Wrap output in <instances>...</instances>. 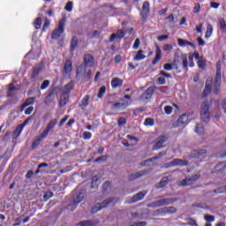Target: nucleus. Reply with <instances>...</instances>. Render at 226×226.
Segmentation results:
<instances>
[{"label": "nucleus", "mask_w": 226, "mask_h": 226, "mask_svg": "<svg viewBox=\"0 0 226 226\" xmlns=\"http://www.w3.org/2000/svg\"><path fill=\"white\" fill-rule=\"evenodd\" d=\"M117 38H124V32L123 30H117Z\"/></svg>", "instance_id": "052dcab7"}, {"label": "nucleus", "mask_w": 226, "mask_h": 226, "mask_svg": "<svg viewBox=\"0 0 226 226\" xmlns=\"http://www.w3.org/2000/svg\"><path fill=\"white\" fill-rule=\"evenodd\" d=\"M183 225L199 226V224L197 223V221L192 218L185 219V222L183 223Z\"/></svg>", "instance_id": "c756f323"}, {"label": "nucleus", "mask_w": 226, "mask_h": 226, "mask_svg": "<svg viewBox=\"0 0 226 226\" xmlns=\"http://www.w3.org/2000/svg\"><path fill=\"white\" fill-rule=\"evenodd\" d=\"M38 75H40V70L34 69L32 72V79H36Z\"/></svg>", "instance_id": "4d7b16f0"}, {"label": "nucleus", "mask_w": 226, "mask_h": 226, "mask_svg": "<svg viewBox=\"0 0 226 226\" xmlns=\"http://www.w3.org/2000/svg\"><path fill=\"white\" fill-rule=\"evenodd\" d=\"M215 193H226V185L219 187L215 190Z\"/></svg>", "instance_id": "3c124183"}, {"label": "nucleus", "mask_w": 226, "mask_h": 226, "mask_svg": "<svg viewBox=\"0 0 226 226\" xmlns=\"http://www.w3.org/2000/svg\"><path fill=\"white\" fill-rule=\"evenodd\" d=\"M84 200V193L79 192L77 197L74 199V206L77 207L80 202Z\"/></svg>", "instance_id": "a878e982"}, {"label": "nucleus", "mask_w": 226, "mask_h": 226, "mask_svg": "<svg viewBox=\"0 0 226 226\" xmlns=\"http://www.w3.org/2000/svg\"><path fill=\"white\" fill-rule=\"evenodd\" d=\"M146 59V55L144 54V50L139 49L136 53V55L133 57V61H144Z\"/></svg>", "instance_id": "aec40b11"}, {"label": "nucleus", "mask_w": 226, "mask_h": 226, "mask_svg": "<svg viewBox=\"0 0 226 226\" xmlns=\"http://www.w3.org/2000/svg\"><path fill=\"white\" fill-rule=\"evenodd\" d=\"M153 96V88L147 89L140 96V100L142 102H147V100H151Z\"/></svg>", "instance_id": "2eb2a0df"}, {"label": "nucleus", "mask_w": 226, "mask_h": 226, "mask_svg": "<svg viewBox=\"0 0 226 226\" xmlns=\"http://www.w3.org/2000/svg\"><path fill=\"white\" fill-rule=\"evenodd\" d=\"M188 115L183 114L179 117V118L177 121V126H185V124H188L189 123Z\"/></svg>", "instance_id": "f8f14e48"}, {"label": "nucleus", "mask_w": 226, "mask_h": 226, "mask_svg": "<svg viewBox=\"0 0 226 226\" xmlns=\"http://www.w3.org/2000/svg\"><path fill=\"white\" fill-rule=\"evenodd\" d=\"M144 124H145V126H154V120L151 117H148V118L145 119Z\"/></svg>", "instance_id": "4c0bfd02"}, {"label": "nucleus", "mask_w": 226, "mask_h": 226, "mask_svg": "<svg viewBox=\"0 0 226 226\" xmlns=\"http://www.w3.org/2000/svg\"><path fill=\"white\" fill-rule=\"evenodd\" d=\"M56 124H57V119H53V120L49 121V124L46 127V130L48 132H50V130H52L54 128V126H56Z\"/></svg>", "instance_id": "2f4dec72"}, {"label": "nucleus", "mask_w": 226, "mask_h": 226, "mask_svg": "<svg viewBox=\"0 0 226 226\" xmlns=\"http://www.w3.org/2000/svg\"><path fill=\"white\" fill-rule=\"evenodd\" d=\"M73 70V66L72 64L71 60H67L64 66V73H70Z\"/></svg>", "instance_id": "5701e85b"}, {"label": "nucleus", "mask_w": 226, "mask_h": 226, "mask_svg": "<svg viewBox=\"0 0 226 226\" xmlns=\"http://www.w3.org/2000/svg\"><path fill=\"white\" fill-rule=\"evenodd\" d=\"M49 86H50V81L48 79L44 80L41 86V91H44V89H47V87H49Z\"/></svg>", "instance_id": "c03bdc74"}, {"label": "nucleus", "mask_w": 226, "mask_h": 226, "mask_svg": "<svg viewBox=\"0 0 226 226\" xmlns=\"http://www.w3.org/2000/svg\"><path fill=\"white\" fill-rule=\"evenodd\" d=\"M130 102L128 101L120 100L119 102L113 103V110H121L123 109L128 108Z\"/></svg>", "instance_id": "1a4fd4ad"}, {"label": "nucleus", "mask_w": 226, "mask_h": 226, "mask_svg": "<svg viewBox=\"0 0 226 226\" xmlns=\"http://www.w3.org/2000/svg\"><path fill=\"white\" fill-rule=\"evenodd\" d=\"M84 63L87 66H93L94 59L91 54H87L84 56Z\"/></svg>", "instance_id": "a211bd4d"}, {"label": "nucleus", "mask_w": 226, "mask_h": 226, "mask_svg": "<svg viewBox=\"0 0 226 226\" xmlns=\"http://www.w3.org/2000/svg\"><path fill=\"white\" fill-rule=\"evenodd\" d=\"M193 153L194 154H196L195 155L196 158H200V156H204V154H206V153L207 152L206 151V149H200V150H194Z\"/></svg>", "instance_id": "473e14b6"}, {"label": "nucleus", "mask_w": 226, "mask_h": 226, "mask_svg": "<svg viewBox=\"0 0 226 226\" xmlns=\"http://www.w3.org/2000/svg\"><path fill=\"white\" fill-rule=\"evenodd\" d=\"M219 26H220L221 31L225 33V31H226V22H225V19H219Z\"/></svg>", "instance_id": "c9c22d12"}, {"label": "nucleus", "mask_w": 226, "mask_h": 226, "mask_svg": "<svg viewBox=\"0 0 226 226\" xmlns=\"http://www.w3.org/2000/svg\"><path fill=\"white\" fill-rule=\"evenodd\" d=\"M51 197H54V193L52 192H48L44 194L43 199L47 201L49 199H51Z\"/></svg>", "instance_id": "09e8293b"}, {"label": "nucleus", "mask_w": 226, "mask_h": 226, "mask_svg": "<svg viewBox=\"0 0 226 226\" xmlns=\"http://www.w3.org/2000/svg\"><path fill=\"white\" fill-rule=\"evenodd\" d=\"M180 61L182 62L183 69L188 70V56H186V54H183L180 56Z\"/></svg>", "instance_id": "4be33fe9"}, {"label": "nucleus", "mask_w": 226, "mask_h": 226, "mask_svg": "<svg viewBox=\"0 0 226 226\" xmlns=\"http://www.w3.org/2000/svg\"><path fill=\"white\" fill-rule=\"evenodd\" d=\"M172 45L171 44H166L163 46V50L165 52H170V50H172Z\"/></svg>", "instance_id": "864d4df0"}, {"label": "nucleus", "mask_w": 226, "mask_h": 226, "mask_svg": "<svg viewBox=\"0 0 226 226\" xmlns=\"http://www.w3.org/2000/svg\"><path fill=\"white\" fill-rule=\"evenodd\" d=\"M160 59H162V49H160V46H156L155 57L153 60L152 64H156Z\"/></svg>", "instance_id": "6ab92c4d"}, {"label": "nucleus", "mask_w": 226, "mask_h": 226, "mask_svg": "<svg viewBox=\"0 0 226 226\" xmlns=\"http://www.w3.org/2000/svg\"><path fill=\"white\" fill-rule=\"evenodd\" d=\"M163 68L167 71V72H170L172 70V64H165L163 65Z\"/></svg>", "instance_id": "69168bd1"}, {"label": "nucleus", "mask_w": 226, "mask_h": 226, "mask_svg": "<svg viewBox=\"0 0 226 226\" xmlns=\"http://www.w3.org/2000/svg\"><path fill=\"white\" fill-rule=\"evenodd\" d=\"M188 165V161L182 159H174L169 162V167H186Z\"/></svg>", "instance_id": "6e6552de"}, {"label": "nucleus", "mask_w": 226, "mask_h": 226, "mask_svg": "<svg viewBox=\"0 0 226 226\" xmlns=\"http://www.w3.org/2000/svg\"><path fill=\"white\" fill-rule=\"evenodd\" d=\"M199 177H200L199 175H193L192 177H188L185 178L184 180H182L180 182V185L182 186H190V185H193L195 183V181H197V179H199Z\"/></svg>", "instance_id": "0eeeda50"}, {"label": "nucleus", "mask_w": 226, "mask_h": 226, "mask_svg": "<svg viewBox=\"0 0 226 226\" xmlns=\"http://www.w3.org/2000/svg\"><path fill=\"white\" fill-rule=\"evenodd\" d=\"M107 91V87L105 86H102L100 89H99V93H98V98H103V95L105 94Z\"/></svg>", "instance_id": "58836bf2"}, {"label": "nucleus", "mask_w": 226, "mask_h": 226, "mask_svg": "<svg viewBox=\"0 0 226 226\" xmlns=\"http://www.w3.org/2000/svg\"><path fill=\"white\" fill-rule=\"evenodd\" d=\"M165 114L170 115L172 114V106H166L164 108Z\"/></svg>", "instance_id": "5fc2aeb1"}, {"label": "nucleus", "mask_w": 226, "mask_h": 226, "mask_svg": "<svg viewBox=\"0 0 226 226\" xmlns=\"http://www.w3.org/2000/svg\"><path fill=\"white\" fill-rule=\"evenodd\" d=\"M172 200L170 199H162L148 205V207H162V206H168V204H170Z\"/></svg>", "instance_id": "423d86ee"}, {"label": "nucleus", "mask_w": 226, "mask_h": 226, "mask_svg": "<svg viewBox=\"0 0 226 226\" xmlns=\"http://www.w3.org/2000/svg\"><path fill=\"white\" fill-rule=\"evenodd\" d=\"M197 41L200 47H204V45H206V41L202 39V37H198Z\"/></svg>", "instance_id": "13d9d810"}, {"label": "nucleus", "mask_w": 226, "mask_h": 226, "mask_svg": "<svg viewBox=\"0 0 226 226\" xmlns=\"http://www.w3.org/2000/svg\"><path fill=\"white\" fill-rule=\"evenodd\" d=\"M147 193V192H146V191L138 192L132 198V200L129 201V204H132L133 202H139V200H142V199H144V197H146Z\"/></svg>", "instance_id": "ddd939ff"}, {"label": "nucleus", "mask_w": 226, "mask_h": 226, "mask_svg": "<svg viewBox=\"0 0 226 226\" xmlns=\"http://www.w3.org/2000/svg\"><path fill=\"white\" fill-rule=\"evenodd\" d=\"M204 218L206 222H215V216L213 215H205Z\"/></svg>", "instance_id": "bf43d9fd"}, {"label": "nucleus", "mask_w": 226, "mask_h": 226, "mask_svg": "<svg viewBox=\"0 0 226 226\" xmlns=\"http://www.w3.org/2000/svg\"><path fill=\"white\" fill-rule=\"evenodd\" d=\"M165 142H167V137L160 136L155 139V143L153 147V151H158V149H162L165 147Z\"/></svg>", "instance_id": "39448f33"}, {"label": "nucleus", "mask_w": 226, "mask_h": 226, "mask_svg": "<svg viewBox=\"0 0 226 226\" xmlns=\"http://www.w3.org/2000/svg\"><path fill=\"white\" fill-rule=\"evenodd\" d=\"M121 86H123V79H119V78H114L111 80V87L116 88V87H121Z\"/></svg>", "instance_id": "412c9836"}, {"label": "nucleus", "mask_w": 226, "mask_h": 226, "mask_svg": "<svg viewBox=\"0 0 226 226\" xmlns=\"http://www.w3.org/2000/svg\"><path fill=\"white\" fill-rule=\"evenodd\" d=\"M68 103V94H62L60 97V107H64Z\"/></svg>", "instance_id": "cd10ccee"}, {"label": "nucleus", "mask_w": 226, "mask_h": 226, "mask_svg": "<svg viewBox=\"0 0 226 226\" xmlns=\"http://www.w3.org/2000/svg\"><path fill=\"white\" fill-rule=\"evenodd\" d=\"M124 124H126V118L120 117L118 119V126H124Z\"/></svg>", "instance_id": "603ef678"}, {"label": "nucleus", "mask_w": 226, "mask_h": 226, "mask_svg": "<svg viewBox=\"0 0 226 226\" xmlns=\"http://www.w3.org/2000/svg\"><path fill=\"white\" fill-rule=\"evenodd\" d=\"M213 34V25L207 24V32L205 34V38H211V35Z\"/></svg>", "instance_id": "c85d7f7f"}, {"label": "nucleus", "mask_w": 226, "mask_h": 226, "mask_svg": "<svg viewBox=\"0 0 226 226\" xmlns=\"http://www.w3.org/2000/svg\"><path fill=\"white\" fill-rule=\"evenodd\" d=\"M31 119H33L32 117H29L28 118H26L24 123H22L20 125L24 128L25 126H27V124L31 122Z\"/></svg>", "instance_id": "e2e57ef3"}, {"label": "nucleus", "mask_w": 226, "mask_h": 226, "mask_svg": "<svg viewBox=\"0 0 226 226\" xmlns=\"http://www.w3.org/2000/svg\"><path fill=\"white\" fill-rule=\"evenodd\" d=\"M158 41H163V40H169V35H161L157 38Z\"/></svg>", "instance_id": "774afa93"}, {"label": "nucleus", "mask_w": 226, "mask_h": 226, "mask_svg": "<svg viewBox=\"0 0 226 226\" xmlns=\"http://www.w3.org/2000/svg\"><path fill=\"white\" fill-rule=\"evenodd\" d=\"M50 26V20H49V18H45V22L42 27V31L45 32L47 30V27Z\"/></svg>", "instance_id": "de8ad7c7"}, {"label": "nucleus", "mask_w": 226, "mask_h": 226, "mask_svg": "<svg viewBox=\"0 0 226 226\" xmlns=\"http://www.w3.org/2000/svg\"><path fill=\"white\" fill-rule=\"evenodd\" d=\"M139 47H140V39L137 38L134 41V44L132 46V49L134 50H137V49H139Z\"/></svg>", "instance_id": "8fccbe9b"}, {"label": "nucleus", "mask_w": 226, "mask_h": 226, "mask_svg": "<svg viewBox=\"0 0 226 226\" xmlns=\"http://www.w3.org/2000/svg\"><path fill=\"white\" fill-rule=\"evenodd\" d=\"M22 130H24V127L22 125H19L15 132H14V135H17V137H19L21 133H22Z\"/></svg>", "instance_id": "a18cd8bd"}, {"label": "nucleus", "mask_w": 226, "mask_h": 226, "mask_svg": "<svg viewBox=\"0 0 226 226\" xmlns=\"http://www.w3.org/2000/svg\"><path fill=\"white\" fill-rule=\"evenodd\" d=\"M34 104V97L27 98L25 102L20 107V112H24L26 107H29V105Z\"/></svg>", "instance_id": "f3484780"}, {"label": "nucleus", "mask_w": 226, "mask_h": 226, "mask_svg": "<svg viewBox=\"0 0 226 226\" xmlns=\"http://www.w3.org/2000/svg\"><path fill=\"white\" fill-rule=\"evenodd\" d=\"M66 11H72L73 10V2H68L64 7Z\"/></svg>", "instance_id": "49530a36"}, {"label": "nucleus", "mask_w": 226, "mask_h": 226, "mask_svg": "<svg viewBox=\"0 0 226 226\" xmlns=\"http://www.w3.org/2000/svg\"><path fill=\"white\" fill-rule=\"evenodd\" d=\"M98 177L94 176L92 177V186H96V185H98Z\"/></svg>", "instance_id": "680f3d73"}, {"label": "nucleus", "mask_w": 226, "mask_h": 226, "mask_svg": "<svg viewBox=\"0 0 226 226\" xmlns=\"http://www.w3.org/2000/svg\"><path fill=\"white\" fill-rule=\"evenodd\" d=\"M89 105V95H85L79 103V107H80L83 110Z\"/></svg>", "instance_id": "b1692460"}, {"label": "nucleus", "mask_w": 226, "mask_h": 226, "mask_svg": "<svg viewBox=\"0 0 226 226\" xmlns=\"http://www.w3.org/2000/svg\"><path fill=\"white\" fill-rule=\"evenodd\" d=\"M193 58L195 59V52L192 55L189 56V66L193 68L195 66V63H193Z\"/></svg>", "instance_id": "79ce46f5"}, {"label": "nucleus", "mask_w": 226, "mask_h": 226, "mask_svg": "<svg viewBox=\"0 0 226 226\" xmlns=\"http://www.w3.org/2000/svg\"><path fill=\"white\" fill-rule=\"evenodd\" d=\"M49 131L45 129L43 132L33 143V149H34V147H36L40 144V142L43 140V139H47V137L49 136Z\"/></svg>", "instance_id": "9b49d317"}, {"label": "nucleus", "mask_w": 226, "mask_h": 226, "mask_svg": "<svg viewBox=\"0 0 226 226\" xmlns=\"http://www.w3.org/2000/svg\"><path fill=\"white\" fill-rule=\"evenodd\" d=\"M161 76L158 77L157 81L158 84L163 85L165 84V77H167L168 79H170V74L165 72L164 71H162L160 73Z\"/></svg>", "instance_id": "dca6fc26"}, {"label": "nucleus", "mask_w": 226, "mask_h": 226, "mask_svg": "<svg viewBox=\"0 0 226 226\" xmlns=\"http://www.w3.org/2000/svg\"><path fill=\"white\" fill-rule=\"evenodd\" d=\"M222 84V63L217 62L216 63V74L215 80L213 81V79H207L205 88L203 90V96L206 98L211 91L215 94H218L220 93V86Z\"/></svg>", "instance_id": "f257e3e1"}, {"label": "nucleus", "mask_w": 226, "mask_h": 226, "mask_svg": "<svg viewBox=\"0 0 226 226\" xmlns=\"http://www.w3.org/2000/svg\"><path fill=\"white\" fill-rule=\"evenodd\" d=\"M64 24H66V18L60 19L58 26L53 30L51 34V38L53 40H58V38H61V34L64 33Z\"/></svg>", "instance_id": "20e7f679"}, {"label": "nucleus", "mask_w": 226, "mask_h": 226, "mask_svg": "<svg viewBox=\"0 0 226 226\" xmlns=\"http://www.w3.org/2000/svg\"><path fill=\"white\" fill-rule=\"evenodd\" d=\"M33 110H34V107L30 106L26 109H25V114L26 116H29V114H31L33 112Z\"/></svg>", "instance_id": "6e6d98bb"}, {"label": "nucleus", "mask_w": 226, "mask_h": 226, "mask_svg": "<svg viewBox=\"0 0 226 226\" xmlns=\"http://www.w3.org/2000/svg\"><path fill=\"white\" fill-rule=\"evenodd\" d=\"M73 89V84L69 83L62 88V94H70V92Z\"/></svg>", "instance_id": "393cba45"}, {"label": "nucleus", "mask_w": 226, "mask_h": 226, "mask_svg": "<svg viewBox=\"0 0 226 226\" xmlns=\"http://www.w3.org/2000/svg\"><path fill=\"white\" fill-rule=\"evenodd\" d=\"M211 105L209 104V102H203L200 105V116L205 123H209L210 118V112L209 108Z\"/></svg>", "instance_id": "7ed1b4c3"}, {"label": "nucleus", "mask_w": 226, "mask_h": 226, "mask_svg": "<svg viewBox=\"0 0 226 226\" xmlns=\"http://www.w3.org/2000/svg\"><path fill=\"white\" fill-rule=\"evenodd\" d=\"M157 213L159 215H170L172 213H176V207H166L160 208L159 210H157Z\"/></svg>", "instance_id": "4468645a"}, {"label": "nucleus", "mask_w": 226, "mask_h": 226, "mask_svg": "<svg viewBox=\"0 0 226 226\" xmlns=\"http://www.w3.org/2000/svg\"><path fill=\"white\" fill-rule=\"evenodd\" d=\"M195 59L197 62V64L200 70H206V59L204 57L200 56L199 52H195Z\"/></svg>", "instance_id": "9d476101"}, {"label": "nucleus", "mask_w": 226, "mask_h": 226, "mask_svg": "<svg viewBox=\"0 0 226 226\" xmlns=\"http://www.w3.org/2000/svg\"><path fill=\"white\" fill-rule=\"evenodd\" d=\"M77 45H79V39L73 37L71 41V49L73 50L74 49H77Z\"/></svg>", "instance_id": "e433bc0d"}, {"label": "nucleus", "mask_w": 226, "mask_h": 226, "mask_svg": "<svg viewBox=\"0 0 226 226\" xmlns=\"http://www.w3.org/2000/svg\"><path fill=\"white\" fill-rule=\"evenodd\" d=\"M35 29H40L41 27V18H37L34 23Z\"/></svg>", "instance_id": "a19ab883"}, {"label": "nucleus", "mask_w": 226, "mask_h": 226, "mask_svg": "<svg viewBox=\"0 0 226 226\" xmlns=\"http://www.w3.org/2000/svg\"><path fill=\"white\" fill-rule=\"evenodd\" d=\"M83 137H84V139H91L92 134H91V132H85L83 133Z\"/></svg>", "instance_id": "338daca9"}, {"label": "nucleus", "mask_w": 226, "mask_h": 226, "mask_svg": "<svg viewBox=\"0 0 226 226\" xmlns=\"http://www.w3.org/2000/svg\"><path fill=\"white\" fill-rule=\"evenodd\" d=\"M149 13V2L146 1L143 3L142 5V15H146L147 17V14Z\"/></svg>", "instance_id": "bb28decb"}, {"label": "nucleus", "mask_w": 226, "mask_h": 226, "mask_svg": "<svg viewBox=\"0 0 226 226\" xmlns=\"http://www.w3.org/2000/svg\"><path fill=\"white\" fill-rule=\"evenodd\" d=\"M96 223L93 221H83L79 223V226H95Z\"/></svg>", "instance_id": "f704fd0d"}, {"label": "nucleus", "mask_w": 226, "mask_h": 226, "mask_svg": "<svg viewBox=\"0 0 226 226\" xmlns=\"http://www.w3.org/2000/svg\"><path fill=\"white\" fill-rule=\"evenodd\" d=\"M117 202V199L116 198H108L102 203H97L92 207V213H98V211H102V209H105V207H109V206H115Z\"/></svg>", "instance_id": "f03ea898"}, {"label": "nucleus", "mask_w": 226, "mask_h": 226, "mask_svg": "<svg viewBox=\"0 0 226 226\" xmlns=\"http://www.w3.org/2000/svg\"><path fill=\"white\" fill-rule=\"evenodd\" d=\"M195 132L198 135H204V125L202 124H197Z\"/></svg>", "instance_id": "7c9ffc66"}, {"label": "nucleus", "mask_w": 226, "mask_h": 226, "mask_svg": "<svg viewBox=\"0 0 226 226\" xmlns=\"http://www.w3.org/2000/svg\"><path fill=\"white\" fill-rule=\"evenodd\" d=\"M193 58L195 59V52L192 55L189 56V66L193 68L195 66V63H193Z\"/></svg>", "instance_id": "37998d69"}, {"label": "nucleus", "mask_w": 226, "mask_h": 226, "mask_svg": "<svg viewBox=\"0 0 226 226\" xmlns=\"http://www.w3.org/2000/svg\"><path fill=\"white\" fill-rule=\"evenodd\" d=\"M190 41L184 40V39H178V45L179 47H186L188 46Z\"/></svg>", "instance_id": "ea45409f"}, {"label": "nucleus", "mask_w": 226, "mask_h": 226, "mask_svg": "<svg viewBox=\"0 0 226 226\" xmlns=\"http://www.w3.org/2000/svg\"><path fill=\"white\" fill-rule=\"evenodd\" d=\"M167 185H169V177H165L159 183L158 188H163L164 186H167Z\"/></svg>", "instance_id": "72a5a7b5"}, {"label": "nucleus", "mask_w": 226, "mask_h": 226, "mask_svg": "<svg viewBox=\"0 0 226 226\" xmlns=\"http://www.w3.org/2000/svg\"><path fill=\"white\" fill-rule=\"evenodd\" d=\"M200 11V5L199 4H195L193 13H199Z\"/></svg>", "instance_id": "0e129e2a"}]
</instances>
